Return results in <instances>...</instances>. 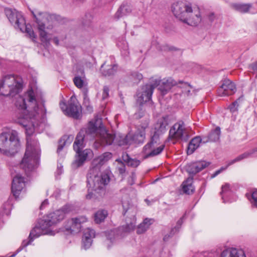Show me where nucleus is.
<instances>
[{"label": "nucleus", "instance_id": "nucleus-16", "mask_svg": "<svg viewBox=\"0 0 257 257\" xmlns=\"http://www.w3.org/2000/svg\"><path fill=\"white\" fill-rule=\"evenodd\" d=\"M236 90L235 84L229 79L222 81L221 85L217 89V94L219 96H229L233 94Z\"/></svg>", "mask_w": 257, "mask_h": 257}, {"label": "nucleus", "instance_id": "nucleus-34", "mask_svg": "<svg viewBox=\"0 0 257 257\" xmlns=\"http://www.w3.org/2000/svg\"><path fill=\"white\" fill-rule=\"evenodd\" d=\"M220 256L219 252L211 250L198 252L194 257H219Z\"/></svg>", "mask_w": 257, "mask_h": 257}, {"label": "nucleus", "instance_id": "nucleus-13", "mask_svg": "<svg viewBox=\"0 0 257 257\" xmlns=\"http://www.w3.org/2000/svg\"><path fill=\"white\" fill-rule=\"evenodd\" d=\"M150 120L146 117L144 121L139 125L136 132L134 134H129L131 144L140 145L143 144L146 139V130L149 127Z\"/></svg>", "mask_w": 257, "mask_h": 257}, {"label": "nucleus", "instance_id": "nucleus-39", "mask_svg": "<svg viewBox=\"0 0 257 257\" xmlns=\"http://www.w3.org/2000/svg\"><path fill=\"white\" fill-rule=\"evenodd\" d=\"M179 83L181 85L179 87L183 89L182 92L187 95H189L192 89V86L189 83L182 81H179Z\"/></svg>", "mask_w": 257, "mask_h": 257}, {"label": "nucleus", "instance_id": "nucleus-9", "mask_svg": "<svg viewBox=\"0 0 257 257\" xmlns=\"http://www.w3.org/2000/svg\"><path fill=\"white\" fill-rule=\"evenodd\" d=\"M6 15L11 23L17 30L25 34L26 36L31 38L32 26L27 23L22 13L16 10L6 9Z\"/></svg>", "mask_w": 257, "mask_h": 257}, {"label": "nucleus", "instance_id": "nucleus-44", "mask_svg": "<svg viewBox=\"0 0 257 257\" xmlns=\"http://www.w3.org/2000/svg\"><path fill=\"white\" fill-rule=\"evenodd\" d=\"M257 152V147L256 148H254L251 150H249L248 151H247L246 152H244V153L241 154L243 160L244 159L248 158L251 156L253 154H254L255 153Z\"/></svg>", "mask_w": 257, "mask_h": 257}, {"label": "nucleus", "instance_id": "nucleus-35", "mask_svg": "<svg viewBox=\"0 0 257 257\" xmlns=\"http://www.w3.org/2000/svg\"><path fill=\"white\" fill-rule=\"evenodd\" d=\"M116 143L119 146L131 145L129 134L124 137L120 136L116 139Z\"/></svg>", "mask_w": 257, "mask_h": 257}, {"label": "nucleus", "instance_id": "nucleus-43", "mask_svg": "<svg viewBox=\"0 0 257 257\" xmlns=\"http://www.w3.org/2000/svg\"><path fill=\"white\" fill-rule=\"evenodd\" d=\"M73 82L76 86L78 88H82L84 85V81L79 76H76L73 79Z\"/></svg>", "mask_w": 257, "mask_h": 257}, {"label": "nucleus", "instance_id": "nucleus-38", "mask_svg": "<svg viewBox=\"0 0 257 257\" xmlns=\"http://www.w3.org/2000/svg\"><path fill=\"white\" fill-rule=\"evenodd\" d=\"M115 161L117 162V171L120 175H124L126 171L125 165L120 159H117Z\"/></svg>", "mask_w": 257, "mask_h": 257}, {"label": "nucleus", "instance_id": "nucleus-48", "mask_svg": "<svg viewBox=\"0 0 257 257\" xmlns=\"http://www.w3.org/2000/svg\"><path fill=\"white\" fill-rule=\"evenodd\" d=\"M109 89L107 86H104L103 88L102 97L103 99L107 98L109 96Z\"/></svg>", "mask_w": 257, "mask_h": 257}, {"label": "nucleus", "instance_id": "nucleus-45", "mask_svg": "<svg viewBox=\"0 0 257 257\" xmlns=\"http://www.w3.org/2000/svg\"><path fill=\"white\" fill-rule=\"evenodd\" d=\"M82 241L83 247L85 248V249H87L90 247V246L91 245L92 239L89 238L87 236L86 238L83 236Z\"/></svg>", "mask_w": 257, "mask_h": 257}, {"label": "nucleus", "instance_id": "nucleus-32", "mask_svg": "<svg viewBox=\"0 0 257 257\" xmlns=\"http://www.w3.org/2000/svg\"><path fill=\"white\" fill-rule=\"evenodd\" d=\"M107 215L108 212L107 210L105 209L98 210L94 214V221L97 224L100 223L104 221Z\"/></svg>", "mask_w": 257, "mask_h": 257}, {"label": "nucleus", "instance_id": "nucleus-41", "mask_svg": "<svg viewBox=\"0 0 257 257\" xmlns=\"http://www.w3.org/2000/svg\"><path fill=\"white\" fill-rule=\"evenodd\" d=\"M66 137L63 136L59 141L57 152L59 153L63 149L66 144Z\"/></svg>", "mask_w": 257, "mask_h": 257}, {"label": "nucleus", "instance_id": "nucleus-25", "mask_svg": "<svg viewBox=\"0 0 257 257\" xmlns=\"http://www.w3.org/2000/svg\"><path fill=\"white\" fill-rule=\"evenodd\" d=\"M202 139L200 137H196L192 139L188 144L187 153L191 155L199 147Z\"/></svg>", "mask_w": 257, "mask_h": 257}, {"label": "nucleus", "instance_id": "nucleus-57", "mask_svg": "<svg viewBox=\"0 0 257 257\" xmlns=\"http://www.w3.org/2000/svg\"><path fill=\"white\" fill-rule=\"evenodd\" d=\"M223 170H224V169L222 168L220 169L217 170L216 171H215L214 172V173H213L211 177L212 178H214V177H216L217 175H218Z\"/></svg>", "mask_w": 257, "mask_h": 257}, {"label": "nucleus", "instance_id": "nucleus-56", "mask_svg": "<svg viewBox=\"0 0 257 257\" xmlns=\"http://www.w3.org/2000/svg\"><path fill=\"white\" fill-rule=\"evenodd\" d=\"M251 197L254 202V205L257 207V190L252 192Z\"/></svg>", "mask_w": 257, "mask_h": 257}, {"label": "nucleus", "instance_id": "nucleus-42", "mask_svg": "<svg viewBox=\"0 0 257 257\" xmlns=\"http://www.w3.org/2000/svg\"><path fill=\"white\" fill-rule=\"evenodd\" d=\"M83 236L85 238L87 236L92 239L95 237V231L93 229L88 228L84 230Z\"/></svg>", "mask_w": 257, "mask_h": 257}, {"label": "nucleus", "instance_id": "nucleus-31", "mask_svg": "<svg viewBox=\"0 0 257 257\" xmlns=\"http://www.w3.org/2000/svg\"><path fill=\"white\" fill-rule=\"evenodd\" d=\"M105 63H103L100 68V71L103 75L105 76H109L114 75L116 71L117 66L116 65H110L107 68L104 69L103 67Z\"/></svg>", "mask_w": 257, "mask_h": 257}, {"label": "nucleus", "instance_id": "nucleus-14", "mask_svg": "<svg viewBox=\"0 0 257 257\" xmlns=\"http://www.w3.org/2000/svg\"><path fill=\"white\" fill-rule=\"evenodd\" d=\"M27 180L21 175H16L13 179L11 186L12 193L16 199H19L26 191Z\"/></svg>", "mask_w": 257, "mask_h": 257}, {"label": "nucleus", "instance_id": "nucleus-21", "mask_svg": "<svg viewBox=\"0 0 257 257\" xmlns=\"http://www.w3.org/2000/svg\"><path fill=\"white\" fill-rule=\"evenodd\" d=\"M132 11V9L131 5L127 3H123L120 6L115 14L114 18L118 20L120 18L129 15Z\"/></svg>", "mask_w": 257, "mask_h": 257}, {"label": "nucleus", "instance_id": "nucleus-51", "mask_svg": "<svg viewBox=\"0 0 257 257\" xmlns=\"http://www.w3.org/2000/svg\"><path fill=\"white\" fill-rule=\"evenodd\" d=\"M60 107L63 112L66 114V110L68 108V105H67L66 102L64 101H60L59 103Z\"/></svg>", "mask_w": 257, "mask_h": 257}, {"label": "nucleus", "instance_id": "nucleus-59", "mask_svg": "<svg viewBox=\"0 0 257 257\" xmlns=\"http://www.w3.org/2000/svg\"><path fill=\"white\" fill-rule=\"evenodd\" d=\"M214 16L213 14H211L209 16V19L211 21L214 20Z\"/></svg>", "mask_w": 257, "mask_h": 257}, {"label": "nucleus", "instance_id": "nucleus-64", "mask_svg": "<svg viewBox=\"0 0 257 257\" xmlns=\"http://www.w3.org/2000/svg\"><path fill=\"white\" fill-rule=\"evenodd\" d=\"M164 125L163 123L162 122L161 124V125H160V127H162V126Z\"/></svg>", "mask_w": 257, "mask_h": 257}, {"label": "nucleus", "instance_id": "nucleus-6", "mask_svg": "<svg viewBox=\"0 0 257 257\" xmlns=\"http://www.w3.org/2000/svg\"><path fill=\"white\" fill-rule=\"evenodd\" d=\"M21 148V142L17 131L9 130L0 134V152L8 156L16 154Z\"/></svg>", "mask_w": 257, "mask_h": 257}, {"label": "nucleus", "instance_id": "nucleus-47", "mask_svg": "<svg viewBox=\"0 0 257 257\" xmlns=\"http://www.w3.org/2000/svg\"><path fill=\"white\" fill-rule=\"evenodd\" d=\"M249 69L251 73L256 74L255 78L257 79V61L249 65Z\"/></svg>", "mask_w": 257, "mask_h": 257}, {"label": "nucleus", "instance_id": "nucleus-12", "mask_svg": "<svg viewBox=\"0 0 257 257\" xmlns=\"http://www.w3.org/2000/svg\"><path fill=\"white\" fill-rule=\"evenodd\" d=\"M172 12L175 16L184 22L186 17L192 14V8L190 4L178 2L173 4Z\"/></svg>", "mask_w": 257, "mask_h": 257}, {"label": "nucleus", "instance_id": "nucleus-37", "mask_svg": "<svg viewBox=\"0 0 257 257\" xmlns=\"http://www.w3.org/2000/svg\"><path fill=\"white\" fill-rule=\"evenodd\" d=\"M231 189L230 185L229 183H226L222 186L220 194L222 195V199H223L224 197H227L231 194Z\"/></svg>", "mask_w": 257, "mask_h": 257}, {"label": "nucleus", "instance_id": "nucleus-7", "mask_svg": "<svg viewBox=\"0 0 257 257\" xmlns=\"http://www.w3.org/2000/svg\"><path fill=\"white\" fill-rule=\"evenodd\" d=\"M177 84L176 82L171 78L167 80L164 79L161 82V80H155L153 83H148L142 87V93H138L137 101L141 104L150 101L151 99L154 89L159 85V89L162 95H164L170 90L172 86Z\"/></svg>", "mask_w": 257, "mask_h": 257}, {"label": "nucleus", "instance_id": "nucleus-49", "mask_svg": "<svg viewBox=\"0 0 257 257\" xmlns=\"http://www.w3.org/2000/svg\"><path fill=\"white\" fill-rule=\"evenodd\" d=\"M238 106V102L237 101H235L232 102L228 107L230 111L234 112L237 110V107Z\"/></svg>", "mask_w": 257, "mask_h": 257}, {"label": "nucleus", "instance_id": "nucleus-8", "mask_svg": "<svg viewBox=\"0 0 257 257\" xmlns=\"http://www.w3.org/2000/svg\"><path fill=\"white\" fill-rule=\"evenodd\" d=\"M24 86L23 78L18 75L9 74L0 80V94L14 96L22 91Z\"/></svg>", "mask_w": 257, "mask_h": 257}, {"label": "nucleus", "instance_id": "nucleus-22", "mask_svg": "<svg viewBox=\"0 0 257 257\" xmlns=\"http://www.w3.org/2000/svg\"><path fill=\"white\" fill-rule=\"evenodd\" d=\"M84 147V143L82 144V146L79 148V150L77 151L74 148V150L76 152L77 154V158L75 161V163L78 167L82 165L84 162L86 160L88 154L86 152V150L81 151V150Z\"/></svg>", "mask_w": 257, "mask_h": 257}, {"label": "nucleus", "instance_id": "nucleus-33", "mask_svg": "<svg viewBox=\"0 0 257 257\" xmlns=\"http://www.w3.org/2000/svg\"><path fill=\"white\" fill-rule=\"evenodd\" d=\"M152 219L146 218L138 227L137 232L138 234L144 233L152 224Z\"/></svg>", "mask_w": 257, "mask_h": 257}, {"label": "nucleus", "instance_id": "nucleus-61", "mask_svg": "<svg viewBox=\"0 0 257 257\" xmlns=\"http://www.w3.org/2000/svg\"><path fill=\"white\" fill-rule=\"evenodd\" d=\"M145 201L147 203V204L148 205L150 204V201L148 199H145Z\"/></svg>", "mask_w": 257, "mask_h": 257}, {"label": "nucleus", "instance_id": "nucleus-19", "mask_svg": "<svg viewBox=\"0 0 257 257\" xmlns=\"http://www.w3.org/2000/svg\"><path fill=\"white\" fill-rule=\"evenodd\" d=\"M201 21V17L200 12L198 11L197 12L195 11L194 13L192 12L190 16L186 17L183 22L192 26H197Z\"/></svg>", "mask_w": 257, "mask_h": 257}, {"label": "nucleus", "instance_id": "nucleus-10", "mask_svg": "<svg viewBox=\"0 0 257 257\" xmlns=\"http://www.w3.org/2000/svg\"><path fill=\"white\" fill-rule=\"evenodd\" d=\"M160 137L157 131H155L151 136L150 141L143 148L142 153L145 155L144 159L153 157L160 154L165 148V145L162 144L159 147H155L159 144Z\"/></svg>", "mask_w": 257, "mask_h": 257}, {"label": "nucleus", "instance_id": "nucleus-1", "mask_svg": "<svg viewBox=\"0 0 257 257\" xmlns=\"http://www.w3.org/2000/svg\"><path fill=\"white\" fill-rule=\"evenodd\" d=\"M15 106L23 111V114L19 118L18 123L25 128L26 146L23 157L20 163V167L25 174L30 177L32 173V114L28 110L32 104V87L22 95L16 98Z\"/></svg>", "mask_w": 257, "mask_h": 257}, {"label": "nucleus", "instance_id": "nucleus-2", "mask_svg": "<svg viewBox=\"0 0 257 257\" xmlns=\"http://www.w3.org/2000/svg\"><path fill=\"white\" fill-rule=\"evenodd\" d=\"M95 138H97L101 145L105 146L111 145L115 137L113 135L107 133L101 119L92 120L88 122L85 127L81 128L77 135L73 148L78 151L85 139L91 140Z\"/></svg>", "mask_w": 257, "mask_h": 257}, {"label": "nucleus", "instance_id": "nucleus-52", "mask_svg": "<svg viewBox=\"0 0 257 257\" xmlns=\"http://www.w3.org/2000/svg\"><path fill=\"white\" fill-rule=\"evenodd\" d=\"M145 115V111L142 109H140L139 111L135 113V117L136 119H140Z\"/></svg>", "mask_w": 257, "mask_h": 257}, {"label": "nucleus", "instance_id": "nucleus-11", "mask_svg": "<svg viewBox=\"0 0 257 257\" xmlns=\"http://www.w3.org/2000/svg\"><path fill=\"white\" fill-rule=\"evenodd\" d=\"M189 137L185 129L184 121L180 120L171 127L169 131L168 139L176 142L178 141L186 142L188 141Z\"/></svg>", "mask_w": 257, "mask_h": 257}, {"label": "nucleus", "instance_id": "nucleus-26", "mask_svg": "<svg viewBox=\"0 0 257 257\" xmlns=\"http://www.w3.org/2000/svg\"><path fill=\"white\" fill-rule=\"evenodd\" d=\"M193 177H189L184 181L182 184V190L186 194H191L194 192V187L192 185Z\"/></svg>", "mask_w": 257, "mask_h": 257}, {"label": "nucleus", "instance_id": "nucleus-30", "mask_svg": "<svg viewBox=\"0 0 257 257\" xmlns=\"http://www.w3.org/2000/svg\"><path fill=\"white\" fill-rule=\"evenodd\" d=\"M221 131L219 126H217L212 130L208 135L206 142H217L219 140Z\"/></svg>", "mask_w": 257, "mask_h": 257}, {"label": "nucleus", "instance_id": "nucleus-60", "mask_svg": "<svg viewBox=\"0 0 257 257\" xmlns=\"http://www.w3.org/2000/svg\"><path fill=\"white\" fill-rule=\"evenodd\" d=\"M54 41L55 42V43L56 44V45H58L59 44V40L57 38H55L54 39Z\"/></svg>", "mask_w": 257, "mask_h": 257}, {"label": "nucleus", "instance_id": "nucleus-55", "mask_svg": "<svg viewBox=\"0 0 257 257\" xmlns=\"http://www.w3.org/2000/svg\"><path fill=\"white\" fill-rule=\"evenodd\" d=\"M49 205V201L48 199L44 200L41 203L40 206V209L41 210L45 208Z\"/></svg>", "mask_w": 257, "mask_h": 257}, {"label": "nucleus", "instance_id": "nucleus-53", "mask_svg": "<svg viewBox=\"0 0 257 257\" xmlns=\"http://www.w3.org/2000/svg\"><path fill=\"white\" fill-rule=\"evenodd\" d=\"M3 207L5 210L4 213L6 214L7 215H9L10 213V208H11L9 203H6V204H4Z\"/></svg>", "mask_w": 257, "mask_h": 257}, {"label": "nucleus", "instance_id": "nucleus-54", "mask_svg": "<svg viewBox=\"0 0 257 257\" xmlns=\"http://www.w3.org/2000/svg\"><path fill=\"white\" fill-rule=\"evenodd\" d=\"M242 160H243L242 157L241 155H240L238 156L237 157H236L234 159H233V160H231L230 162H229L228 163V165H232L233 164H234L237 162L240 161Z\"/></svg>", "mask_w": 257, "mask_h": 257}, {"label": "nucleus", "instance_id": "nucleus-24", "mask_svg": "<svg viewBox=\"0 0 257 257\" xmlns=\"http://www.w3.org/2000/svg\"><path fill=\"white\" fill-rule=\"evenodd\" d=\"M107 184H104L101 187L97 188V187H93V186L89 184L88 183V174L87 175V186L88 187V193L86 195V198L87 199H92L95 198L96 197V194L95 193H98V191L103 189L104 187Z\"/></svg>", "mask_w": 257, "mask_h": 257}, {"label": "nucleus", "instance_id": "nucleus-36", "mask_svg": "<svg viewBox=\"0 0 257 257\" xmlns=\"http://www.w3.org/2000/svg\"><path fill=\"white\" fill-rule=\"evenodd\" d=\"M185 218V215H183L182 217H181L177 222V224H176V226L172 228L171 230V232H170V235H169L168 237L167 236V235H166L164 237V240H166L170 236H172L173 235H174L176 232L178 231H179V229H180V228L181 227L182 223H183V220Z\"/></svg>", "mask_w": 257, "mask_h": 257}, {"label": "nucleus", "instance_id": "nucleus-5", "mask_svg": "<svg viewBox=\"0 0 257 257\" xmlns=\"http://www.w3.org/2000/svg\"><path fill=\"white\" fill-rule=\"evenodd\" d=\"M33 130L40 133L45 128L47 110L45 100L40 88L33 79Z\"/></svg>", "mask_w": 257, "mask_h": 257}, {"label": "nucleus", "instance_id": "nucleus-58", "mask_svg": "<svg viewBox=\"0 0 257 257\" xmlns=\"http://www.w3.org/2000/svg\"><path fill=\"white\" fill-rule=\"evenodd\" d=\"M135 76L137 77L138 79L141 80L143 78V76L141 74L139 73H135Z\"/></svg>", "mask_w": 257, "mask_h": 257}, {"label": "nucleus", "instance_id": "nucleus-4", "mask_svg": "<svg viewBox=\"0 0 257 257\" xmlns=\"http://www.w3.org/2000/svg\"><path fill=\"white\" fill-rule=\"evenodd\" d=\"M71 210L72 207L70 205H65L61 209L44 216L42 219H38L33 228V238L35 236L37 237L43 234L48 233L50 227L60 223Z\"/></svg>", "mask_w": 257, "mask_h": 257}, {"label": "nucleus", "instance_id": "nucleus-18", "mask_svg": "<svg viewBox=\"0 0 257 257\" xmlns=\"http://www.w3.org/2000/svg\"><path fill=\"white\" fill-rule=\"evenodd\" d=\"M209 165V163L205 161H199L193 162L186 166V171L192 175H195L199 172Z\"/></svg>", "mask_w": 257, "mask_h": 257}, {"label": "nucleus", "instance_id": "nucleus-28", "mask_svg": "<svg viewBox=\"0 0 257 257\" xmlns=\"http://www.w3.org/2000/svg\"><path fill=\"white\" fill-rule=\"evenodd\" d=\"M87 221V218L84 216H81L77 218H72L70 222L71 226L67 229L71 231H74L75 228H80L81 224Z\"/></svg>", "mask_w": 257, "mask_h": 257}, {"label": "nucleus", "instance_id": "nucleus-20", "mask_svg": "<svg viewBox=\"0 0 257 257\" xmlns=\"http://www.w3.org/2000/svg\"><path fill=\"white\" fill-rule=\"evenodd\" d=\"M220 257H246V256L243 250L232 248L223 250L220 254Z\"/></svg>", "mask_w": 257, "mask_h": 257}, {"label": "nucleus", "instance_id": "nucleus-15", "mask_svg": "<svg viewBox=\"0 0 257 257\" xmlns=\"http://www.w3.org/2000/svg\"><path fill=\"white\" fill-rule=\"evenodd\" d=\"M81 106L78 101L76 96L74 95L72 96L68 102L66 115L77 119L81 117Z\"/></svg>", "mask_w": 257, "mask_h": 257}, {"label": "nucleus", "instance_id": "nucleus-46", "mask_svg": "<svg viewBox=\"0 0 257 257\" xmlns=\"http://www.w3.org/2000/svg\"><path fill=\"white\" fill-rule=\"evenodd\" d=\"M135 227V225L131 223L130 224H127L122 227V230L125 232H130L133 230Z\"/></svg>", "mask_w": 257, "mask_h": 257}, {"label": "nucleus", "instance_id": "nucleus-40", "mask_svg": "<svg viewBox=\"0 0 257 257\" xmlns=\"http://www.w3.org/2000/svg\"><path fill=\"white\" fill-rule=\"evenodd\" d=\"M83 99V105L84 107H86L87 111L91 113L93 111V107L90 105L89 99L86 93H84Z\"/></svg>", "mask_w": 257, "mask_h": 257}, {"label": "nucleus", "instance_id": "nucleus-62", "mask_svg": "<svg viewBox=\"0 0 257 257\" xmlns=\"http://www.w3.org/2000/svg\"><path fill=\"white\" fill-rule=\"evenodd\" d=\"M132 177L133 178H134L135 177V173H132Z\"/></svg>", "mask_w": 257, "mask_h": 257}, {"label": "nucleus", "instance_id": "nucleus-23", "mask_svg": "<svg viewBox=\"0 0 257 257\" xmlns=\"http://www.w3.org/2000/svg\"><path fill=\"white\" fill-rule=\"evenodd\" d=\"M252 5L251 4H232L231 7L235 11L241 13H251L254 14L256 12H250Z\"/></svg>", "mask_w": 257, "mask_h": 257}, {"label": "nucleus", "instance_id": "nucleus-3", "mask_svg": "<svg viewBox=\"0 0 257 257\" xmlns=\"http://www.w3.org/2000/svg\"><path fill=\"white\" fill-rule=\"evenodd\" d=\"M112 155L110 152H105L93 160L92 167L88 173V183L93 187H101L104 184H108L110 182V170L106 169L100 173L102 165L111 159Z\"/></svg>", "mask_w": 257, "mask_h": 257}, {"label": "nucleus", "instance_id": "nucleus-50", "mask_svg": "<svg viewBox=\"0 0 257 257\" xmlns=\"http://www.w3.org/2000/svg\"><path fill=\"white\" fill-rule=\"evenodd\" d=\"M32 230L30 231L29 236V240H24L22 242V247H25L27 246L28 244H29L31 243V240L32 239Z\"/></svg>", "mask_w": 257, "mask_h": 257}, {"label": "nucleus", "instance_id": "nucleus-27", "mask_svg": "<svg viewBox=\"0 0 257 257\" xmlns=\"http://www.w3.org/2000/svg\"><path fill=\"white\" fill-rule=\"evenodd\" d=\"M122 159L123 162H124L128 166L136 168L139 166L141 163L140 160L137 159L132 158L128 154L125 153L122 155Z\"/></svg>", "mask_w": 257, "mask_h": 257}, {"label": "nucleus", "instance_id": "nucleus-17", "mask_svg": "<svg viewBox=\"0 0 257 257\" xmlns=\"http://www.w3.org/2000/svg\"><path fill=\"white\" fill-rule=\"evenodd\" d=\"M33 18L36 19V21L38 25V29L41 42L45 47H48L50 45V38H49L47 33L45 31V27L44 23L46 19L43 18L41 20V18H38L34 13Z\"/></svg>", "mask_w": 257, "mask_h": 257}, {"label": "nucleus", "instance_id": "nucleus-63", "mask_svg": "<svg viewBox=\"0 0 257 257\" xmlns=\"http://www.w3.org/2000/svg\"><path fill=\"white\" fill-rule=\"evenodd\" d=\"M21 249H22V248L21 247L19 249H18L17 253H18L19 251H20Z\"/></svg>", "mask_w": 257, "mask_h": 257}, {"label": "nucleus", "instance_id": "nucleus-29", "mask_svg": "<svg viewBox=\"0 0 257 257\" xmlns=\"http://www.w3.org/2000/svg\"><path fill=\"white\" fill-rule=\"evenodd\" d=\"M37 142L33 140V145L36 144V148L33 149V170L38 168L40 165L41 150L39 146L37 145Z\"/></svg>", "mask_w": 257, "mask_h": 257}]
</instances>
